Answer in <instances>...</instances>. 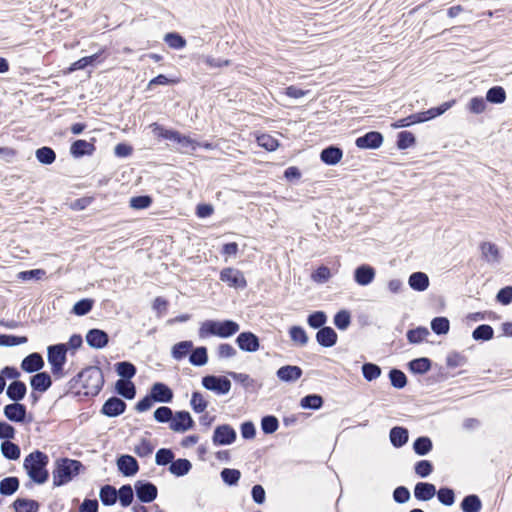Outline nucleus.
Instances as JSON below:
<instances>
[{
	"mask_svg": "<svg viewBox=\"0 0 512 512\" xmlns=\"http://www.w3.org/2000/svg\"><path fill=\"white\" fill-rule=\"evenodd\" d=\"M239 329V324L232 320H206L201 323L198 335L201 339H205L209 336L228 338L237 333Z\"/></svg>",
	"mask_w": 512,
	"mask_h": 512,
	"instance_id": "1",
	"label": "nucleus"
},
{
	"mask_svg": "<svg viewBox=\"0 0 512 512\" xmlns=\"http://www.w3.org/2000/svg\"><path fill=\"white\" fill-rule=\"evenodd\" d=\"M48 463V456L40 451L30 453L24 460V468L29 477L38 484H43L48 479V472L45 469Z\"/></svg>",
	"mask_w": 512,
	"mask_h": 512,
	"instance_id": "2",
	"label": "nucleus"
},
{
	"mask_svg": "<svg viewBox=\"0 0 512 512\" xmlns=\"http://www.w3.org/2000/svg\"><path fill=\"white\" fill-rule=\"evenodd\" d=\"M78 382L84 389L85 395H97L104 384L102 370L97 366H89L78 374Z\"/></svg>",
	"mask_w": 512,
	"mask_h": 512,
	"instance_id": "3",
	"label": "nucleus"
},
{
	"mask_svg": "<svg viewBox=\"0 0 512 512\" xmlns=\"http://www.w3.org/2000/svg\"><path fill=\"white\" fill-rule=\"evenodd\" d=\"M81 468L82 463L78 460L68 458L57 460L55 470L53 471V484L55 486H62L70 482L74 476L79 474Z\"/></svg>",
	"mask_w": 512,
	"mask_h": 512,
	"instance_id": "4",
	"label": "nucleus"
},
{
	"mask_svg": "<svg viewBox=\"0 0 512 512\" xmlns=\"http://www.w3.org/2000/svg\"><path fill=\"white\" fill-rule=\"evenodd\" d=\"M67 348L65 344H58L48 348V361L53 374H59L66 362Z\"/></svg>",
	"mask_w": 512,
	"mask_h": 512,
	"instance_id": "5",
	"label": "nucleus"
},
{
	"mask_svg": "<svg viewBox=\"0 0 512 512\" xmlns=\"http://www.w3.org/2000/svg\"><path fill=\"white\" fill-rule=\"evenodd\" d=\"M202 385L217 394H227L231 389V382L226 377H217L213 375L205 376L202 379Z\"/></svg>",
	"mask_w": 512,
	"mask_h": 512,
	"instance_id": "6",
	"label": "nucleus"
},
{
	"mask_svg": "<svg viewBox=\"0 0 512 512\" xmlns=\"http://www.w3.org/2000/svg\"><path fill=\"white\" fill-rule=\"evenodd\" d=\"M220 280L233 288L243 289L247 286V281L244 277V274L240 270L231 267L224 268L220 272Z\"/></svg>",
	"mask_w": 512,
	"mask_h": 512,
	"instance_id": "7",
	"label": "nucleus"
},
{
	"mask_svg": "<svg viewBox=\"0 0 512 512\" xmlns=\"http://www.w3.org/2000/svg\"><path fill=\"white\" fill-rule=\"evenodd\" d=\"M137 498L144 503H150L156 499L158 490L157 487L150 483L138 480L134 485Z\"/></svg>",
	"mask_w": 512,
	"mask_h": 512,
	"instance_id": "8",
	"label": "nucleus"
},
{
	"mask_svg": "<svg viewBox=\"0 0 512 512\" xmlns=\"http://www.w3.org/2000/svg\"><path fill=\"white\" fill-rule=\"evenodd\" d=\"M193 425L194 421L190 414L186 411H179L172 415L170 429L174 432L183 433L192 428Z\"/></svg>",
	"mask_w": 512,
	"mask_h": 512,
	"instance_id": "9",
	"label": "nucleus"
},
{
	"mask_svg": "<svg viewBox=\"0 0 512 512\" xmlns=\"http://www.w3.org/2000/svg\"><path fill=\"white\" fill-rule=\"evenodd\" d=\"M383 143V136L381 133L371 131L364 136L358 137L355 144L360 149H377Z\"/></svg>",
	"mask_w": 512,
	"mask_h": 512,
	"instance_id": "10",
	"label": "nucleus"
},
{
	"mask_svg": "<svg viewBox=\"0 0 512 512\" xmlns=\"http://www.w3.org/2000/svg\"><path fill=\"white\" fill-rule=\"evenodd\" d=\"M236 438L235 430L229 425L218 426L213 435V442L216 445H229Z\"/></svg>",
	"mask_w": 512,
	"mask_h": 512,
	"instance_id": "11",
	"label": "nucleus"
},
{
	"mask_svg": "<svg viewBox=\"0 0 512 512\" xmlns=\"http://www.w3.org/2000/svg\"><path fill=\"white\" fill-rule=\"evenodd\" d=\"M236 343L238 347L247 352H256L259 347V339L252 332H242L237 336Z\"/></svg>",
	"mask_w": 512,
	"mask_h": 512,
	"instance_id": "12",
	"label": "nucleus"
},
{
	"mask_svg": "<svg viewBox=\"0 0 512 512\" xmlns=\"http://www.w3.org/2000/svg\"><path fill=\"white\" fill-rule=\"evenodd\" d=\"M376 272L375 269L367 264L357 267L354 271V279L357 284L367 286L373 282Z\"/></svg>",
	"mask_w": 512,
	"mask_h": 512,
	"instance_id": "13",
	"label": "nucleus"
},
{
	"mask_svg": "<svg viewBox=\"0 0 512 512\" xmlns=\"http://www.w3.org/2000/svg\"><path fill=\"white\" fill-rule=\"evenodd\" d=\"M126 403L117 397L109 398L102 407V413L108 417H116L125 411Z\"/></svg>",
	"mask_w": 512,
	"mask_h": 512,
	"instance_id": "14",
	"label": "nucleus"
},
{
	"mask_svg": "<svg viewBox=\"0 0 512 512\" xmlns=\"http://www.w3.org/2000/svg\"><path fill=\"white\" fill-rule=\"evenodd\" d=\"M117 467L119 471L125 476H133L139 470V465L136 459L130 455H122L117 460Z\"/></svg>",
	"mask_w": 512,
	"mask_h": 512,
	"instance_id": "15",
	"label": "nucleus"
},
{
	"mask_svg": "<svg viewBox=\"0 0 512 512\" xmlns=\"http://www.w3.org/2000/svg\"><path fill=\"white\" fill-rule=\"evenodd\" d=\"M302 369L298 366L286 365L277 370V377L283 382H296L302 376Z\"/></svg>",
	"mask_w": 512,
	"mask_h": 512,
	"instance_id": "16",
	"label": "nucleus"
},
{
	"mask_svg": "<svg viewBox=\"0 0 512 512\" xmlns=\"http://www.w3.org/2000/svg\"><path fill=\"white\" fill-rule=\"evenodd\" d=\"M151 396L157 402L169 403L173 398V393L167 385L158 382L152 386Z\"/></svg>",
	"mask_w": 512,
	"mask_h": 512,
	"instance_id": "17",
	"label": "nucleus"
},
{
	"mask_svg": "<svg viewBox=\"0 0 512 512\" xmlns=\"http://www.w3.org/2000/svg\"><path fill=\"white\" fill-rule=\"evenodd\" d=\"M4 415L13 422H23L26 417V408L20 403L8 404L4 407Z\"/></svg>",
	"mask_w": 512,
	"mask_h": 512,
	"instance_id": "18",
	"label": "nucleus"
},
{
	"mask_svg": "<svg viewBox=\"0 0 512 512\" xmlns=\"http://www.w3.org/2000/svg\"><path fill=\"white\" fill-rule=\"evenodd\" d=\"M87 343L96 349L105 347L108 343V335L99 329H92L86 335Z\"/></svg>",
	"mask_w": 512,
	"mask_h": 512,
	"instance_id": "19",
	"label": "nucleus"
},
{
	"mask_svg": "<svg viewBox=\"0 0 512 512\" xmlns=\"http://www.w3.org/2000/svg\"><path fill=\"white\" fill-rule=\"evenodd\" d=\"M480 250L486 262L490 264H497L500 262V252L494 243L483 242L480 246Z\"/></svg>",
	"mask_w": 512,
	"mask_h": 512,
	"instance_id": "20",
	"label": "nucleus"
},
{
	"mask_svg": "<svg viewBox=\"0 0 512 512\" xmlns=\"http://www.w3.org/2000/svg\"><path fill=\"white\" fill-rule=\"evenodd\" d=\"M436 494V487L427 482H419L414 488V496L421 501H428Z\"/></svg>",
	"mask_w": 512,
	"mask_h": 512,
	"instance_id": "21",
	"label": "nucleus"
},
{
	"mask_svg": "<svg viewBox=\"0 0 512 512\" xmlns=\"http://www.w3.org/2000/svg\"><path fill=\"white\" fill-rule=\"evenodd\" d=\"M316 340L323 347H332L337 342V333L331 327H322L316 334Z\"/></svg>",
	"mask_w": 512,
	"mask_h": 512,
	"instance_id": "22",
	"label": "nucleus"
},
{
	"mask_svg": "<svg viewBox=\"0 0 512 512\" xmlns=\"http://www.w3.org/2000/svg\"><path fill=\"white\" fill-rule=\"evenodd\" d=\"M44 365L43 359L40 354L32 353L23 359L21 368L29 373L40 370Z\"/></svg>",
	"mask_w": 512,
	"mask_h": 512,
	"instance_id": "23",
	"label": "nucleus"
},
{
	"mask_svg": "<svg viewBox=\"0 0 512 512\" xmlns=\"http://www.w3.org/2000/svg\"><path fill=\"white\" fill-rule=\"evenodd\" d=\"M342 157H343L342 150L340 148L334 147V146H330V147L322 150V152L320 154L321 160L325 164H328V165L337 164L338 162H340Z\"/></svg>",
	"mask_w": 512,
	"mask_h": 512,
	"instance_id": "24",
	"label": "nucleus"
},
{
	"mask_svg": "<svg viewBox=\"0 0 512 512\" xmlns=\"http://www.w3.org/2000/svg\"><path fill=\"white\" fill-rule=\"evenodd\" d=\"M408 283L413 290L424 291L429 286V278L423 272H415L410 275Z\"/></svg>",
	"mask_w": 512,
	"mask_h": 512,
	"instance_id": "25",
	"label": "nucleus"
},
{
	"mask_svg": "<svg viewBox=\"0 0 512 512\" xmlns=\"http://www.w3.org/2000/svg\"><path fill=\"white\" fill-rule=\"evenodd\" d=\"M95 147L92 143L85 140H76L70 148V152L74 157H81L84 155H91Z\"/></svg>",
	"mask_w": 512,
	"mask_h": 512,
	"instance_id": "26",
	"label": "nucleus"
},
{
	"mask_svg": "<svg viewBox=\"0 0 512 512\" xmlns=\"http://www.w3.org/2000/svg\"><path fill=\"white\" fill-rule=\"evenodd\" d=\"M26 385L21 381L12 382L6 391L7 396L13 401L22 400L26 394Z\"/></svg>",
	"mask_w": 512,
	"mask_h": 512,
	"instance_id": "27",
	"label": "nucleus"
},
{
	"mask_svg": "<svg viewBox=\"0 0 512 512\" xmlns=\"http://www.w3.org/2000/svg\"><path fill=\"white\" fill-rule=\"evenodd\" d=\"M51 378L45 373H37L31 378V386L34 390L44 392L51 386Z\"/></svg>",
	"mask_w": 512,
	"mask_h": 512,
	"instance_id": "28",
	"label": "nucleus"
},
{
	"mask_svg": "<svg viewBox=\"0 0 512 512\" xmlns=\"http://www.w3.org/2000/svg\"><path fill=\"white\" fill-rule=\"evenodd\" d=\"M191 468H192V465L189 460L177 459L171 463V465L169 467V471L173 475L180 477V476H184V475L188 474L189 471L191 470Z\"/></svg>",
	"mask_w": 512,
	"mask_h": 512,
	"instance_id": "29",
	"label": "nucleus"
},
{
	"mask_svg": "<svg viewBox=\"0 0 512 512\" xmlns=\"http://www.w3.org/2000/svg\"><path fill=\"white\" fill-rule=\"evenodd\" d=\"M390 441L395 447H402L408 441V431L403 427H394L390 431Z\"/></svg>",
	"mask_w": 512,
	"mask_h": 512,
	"instance_id": "30",
	"label": "nucleus"
},
{
	"mask_svg": "<svg viewBox=\"0 0 512 512\" xmlns=\"http://www.w3.org/2000/svg\"><path fill=\"white\" fill-rule=\"evenodd\" d=\"M16 512H37L39 504L35 500L30 499H17L13 504Z\"/></svg>",
	"mask_w": 512,
	"mask_h": 512,
	"instance_id": "31",
	"label": "nucleus"
},
{
	"mask_svg": "<svg viewBox=\"0 0 512 512\" xmlns=\"http://www.w3.org/2000/svg\"><path fill=\"white\" fill-rule=\"evenodd\" d=\"M117 392L126 399H133L136 394L135 386L132 382L120 379L116 382Z\"/></svg>",
	"mask_w": 512,
	"mask_h": 512,
	"instance_id": "32",
	"label": "nucleus"
},
{
	"mask_svg": "<svg viewBox=\"0 0 512 512\" xmlns=\"http://www.w3.org/2000/svg\"><path fill=\"white\" fill-rule=\"evenodd\" d=\"M99 497L104 505H113L117 501V490L111 485H105L101 488Z\"/></svg>",
	"mask_w": 512,
	"mask_h": 512,
	"instance_id": "33",
	"label": "nucleus"
},
{
	"mask_svg": "<svg viewBox=\"0 0 512 512\" xmlns=\"http://www.w3.org/2000/svg\"><path fill=\"white\" fill-rule=\"evenodd\" d=\"M482 507L481 501L476 495L466 496L461 503L463 512H480Z\"/></svg>",
	"mask_w": 512,
	"mask_h": 512,
	"instance_id": "34",
	"label": "nucleus"
},
{
	"mask_svg": "<svg viewBox=\"0 0 512 512\" xmlns=\"http://www.w3.org/2000/svg\"><path fill=\"white\" fill-rule=\"evenodd\" d=\"M192 348V341H181L172 347V357L176 360H181L190 352Z\"/></svg>",
	"mask_w": 512,
	"mask_h": 512,
	"instance_id": "35",
	"label": "nucleus"
},
{
	"mask_svg": "<svg viewBox=\"0 0 512 512\" xmlns=\"http://www.w3.org/2000/svg\"><path fill=\"white\" fill-rule=\"evenodd\" d=\"M164 41L172 49H183L186 46V40L176 32L167 33Z\"/></svg>",
	"mask_w": 512,
	"mask_h": 512,
	"instance_id": "36",
	"label": "nucleus"
},
{
	"mask_svg": "<svg viewBox=\"0 0 512 512\" xmlns=\"http://www.w3.org/2000/svg\"><path fill=\"white\" fill-rule=\"evenodd\" d=\"M413 449L418 455H426L432 450V441L428 437H419L415 440Z\"/></svg>",
	"mask_w": 512,
	"mask_h": 512,
	"instance_id": "37",
	"label": "nucleus"
},
{
	"mask_svg": "<svg viewBox=\"0 0 512 512\" xmlns=\"http://www.w3.org/2000/svg\"><path fill=\"white\" fill-rule=\"evenodd\" d=\"M18 487L19 481L16 477H7L0 482V493L3 495H11Z\"/></svg>",
	"mask_w": 512,
	"mask_h": 512,
	"instance_id": "38",
	"label": "nucleus"
},
{
	"mask_svg": "<svg viewBox=\"0 0 512 512\" xmlns=\"http://www.w3.org/2000/svg\"><path fill=\"white\" fill-rule=\"evenodd\" d=\"M430 334L426 327H417L407 332V339L412 344L422 342Z\"/></svg>",
	"mask_w": 512,
	"mask_h": 512,
	"instance_id": "39",
	"label": "nucleus"
},
{
	"mask_svg": "<svg viewBox=\"0 0 512 512\" xmlns=\"http://www.w3.org/2000/svg\"><path fill=\"white\" fill-rule=\"evenodd\" d=\"M1 452L7 459L16 460L20 457V448L10 441L1 444Z\"/></svg>",
	"mask_w": 512,
	"mask_h": 512,
	"instance_id": "40",
	"label": "nucleus"
},
{
	"mask_svg": "<svg viewBox=\"0 0 512 512\" xmlns=\"http://www.w3.org/2000/svg\"><path fill=\"white\" fill-rule=\"evenodd\" d=\"M189 361L195 366H203L208 361L207 349L205 347H198L193 350L190 355Z\"/></svg>",
	"mask_w": 512,
	"mask_h": 512,
	"instance_id": "41",
	"label": "nucleus"
},
{
	"mask_svg": "<svg viewBox=\"0 0 512 512\" xmlns=\"http://www.w3.org/2000/svg\"><path fill=\"white\" fill-rule=\"evenodd\" d=\"M486 99L491 103L501 104L506 99L505 90L500 86L492 87L488 90Z\"/></svg>",
	"mask_w": 512,
	"mask_h": 512,
	"instance_id": "42",
	"label": "nucleus"
},
{
	"mask_svg": "<svg viewBox=\"0 0 512 512\" xmlns=\"http://www.w3.org/2000/svg\"><path fill=\"white\" fill-rule=\"evenodd\" d=\"M323 404V399L320 395L311 394L301 399V407L305 409H319Z\"/></svg>",
	"mask_w": 512,
	"mask_h": 512,
	"instance_id": "43",
	"label": "nucleus"
},
{
	"mask_svg": "<svg viewBox=\"0 0 512 512\" xmlns=\"http://www.w3.org/2000/svg\"><path fill=\"white\" fill-rule=\"evenodd\" d=\"M175 142L179 144V149L185 153L196 150V148L200 145L195 140L180 133Z\"/></svg>",
	"mask_w": 512,
	"mask_h": 512,
	"instance_id": "44",
	"label": "nucleus"
},
{
	"mask_svg": "<svg viewBox=\"0 0 512 512\" xmlns=\"http://www.w3.org/2000/svg\"><path fill=\"white\" fill-rule=\"evenodd\" d=\"M290 338L293 342L304 346L308 342V336L305 330L300 326H292L289 330Z\"/></svg>",
	"mask_w": 512,
	"mask_h": 512,
	"instance_id": "45",
	"label": "nucleus"
},
{
	"mask_svg": "<svg viewBox=\"0 0 512 512\" xmlns=\"http://www.w3.org/2000/svg\"><path fill=\"white\" fill-rule=\"evenodd\" d=\"M431 367L430 360L428 358L414 359L409 363V368L412 372L418 374L426 373Z\"/></svg>",
	"mask_w": 512,
	"mask_h": 512,
	"instance_id": "46",
	"label": "nucleus"
},
{
	"mask_svg": "<svg viewBox=\"0 0 512 512\" xmlns=\"http://www.w3.org/2000/svg\"><path fill=\"white\" fill-rule=\"evenodd\" d=\"M494 334L493 328L490 325H480L472 333V337L475 340H490Z\"/></svg>",
	"mask_w": 512,
	"mask_h": 512,
	"instance_id": "47",
	"label": "nucleus"
},
{
	"mask_svg": "<svg viewBox=\"0 0 512 512\" xmlns=\"http://www.w3.org/2000/svg\"><path fill=\"white\" fill-rule=\"evenodd\" d=\"M389 378L393 387L397 389L404 388L407 384L406 375L398 369H392L389 373Z\"/></svg>",
	"mask_w": 512,
	"mask_h": 512,
	"instance_id": "48",
	"label": "nucleus"
},
{
	"mask_svg": "<svg viewBox=\"0 0 512 512\" xmlns=\"http://www.w3.org/2000/svg\"><path fill=\"white\" fill-rule=\"evenodd\" d=\"M36 158L40 163L52 164L55 161V152L49 147H42L36 151Z\"/></svg>",
	"mask_w": 512,
	"mask_h": 512,
	"instance_id": "49",
	"label": "nucleus"
},
{
	"mask_svg": "<svg viewBox=\"0 0 512 512\" xmlns=\"http://www.w3.org/2000/svg\"><path fill=\"white\" fill-rule=\"evenodd\" d=\"M449 320L446 317H436L431 322V328L436 334H447L449 331Z\"/></svg>",
	"mask_w": 512,
	"mask_h": 512,
	"instance_id": "50",
	"label": "nucleus"
},
{
	"mask_svg": "<svg viewBox=\"0 0 512 512\" xmlns=\"http://www.w3.org/2000/svg\"><path fill=\"white\" fill-rule=\"evenodd\" d=\"M116 371L118 375L123 378L130 379L136 374V368L129 362H119L116 364Z\"/></svg>",
	"mask_w": 512,
	"mask_h": 512,
	"instance_id": "51",
	"label": "nucleus"
},
{
	"mask_svg": "<svg viewBox=\"0 0 512 512\" xmlns=\"http://www.w3.org/2000/svg\"><path fill=\"white\" fill-rule=\"evenodd\" d=\"M362 373L366 380L372 381L374 379H377L381 375V369L376 364L365 363L362 366Z\"/></svg>",
	"mask_w": 512,
	"mask_h": 512,
	"instance_id": "52",
	"label": "nucleus"
},
{
	"mask_svg": "<svg viewBox=\"0 0 512 512\" xmlns=\"http://www.w3.org/2000/svg\"><path fill=\"white\" fill-rule=\"evenodd\" d=\"M120 503L123 507L129 506L133 501V489L130 485H123L117 492Z\"/></svg>",
	"mask_w": 512,
	"mask_h": 512,
	"instance_id": "53",
	"label": "nucleus"
},
{
	"mask_svg": "<svg viewBox=\"0 0 512 512\" xmlns=\"http://www.w3.org/2000/svg\"><path fill=\"white\" fill-rule=\"evenodd\" d=\"M222 480L228 485H235L241 477V473L237 469L225 468L221 471Z\"/></svg>",
	"mask_w": 512,
	"mask_h": 512,
	"instance_id": "54",
	"label": "nucleus"
},
{
	"mask_svg": "<svg viewBox=\"0 0 512 512\" xmlns=\"http://www.w3.org/2000/svg\"><path fill=\"white\" fill-rule=\"evenodd\" d=\"M191 406L196 413H202L206 410L208 403L201 393L194 392L191 398Z\"/></svg>",
	"mask_w": 512,
	"mask_h": 512,
	"instance_id": "55",
	"label": "nucleus"
},
{
	"mask_svg": "<svg viewBox=\"0 0 512 512\" xmlns=\"http://www.w3.org/2000/svg\"><path fill=\"white\" fill-rule=\"evenodd\" d=\"M92 307H93V300L82 299V300L78 301L77 303H75L72 311L74 314H76L78 316H83V315H86L87 313H89L91 311Z\"/></svg>",
	"mask_w": 512,
	"mask_h": 512,
	"instance_id": "56",
	"label": "nucleus"
},
{
	"mask_svg": "<svg viewBox=\"0 0 512 512\" xmlns=\"http://www.w3.org/2000/svg\"><path fill=\"white\" fill-rule=\"evenodd\" d=\"M415 137L411 132L402 131L398 134L397 146L399 149H407L413 146Z\"/></svg>",
	"mask_w": 512,
	"mask_h": 512,
	"instance_id": "57",
	"label": "nucleus"
},
{
	"mask_svg": "<svg viewBox=\"0 0 512 512\" xmlns=\"http://www.w3.org/2000/svg\"><path fill=\"white\" fill-rule=\"evenodd\" d=\"M174 454L170 449L161 448L156 452L155 462L157 465H167L172 463Z\"/></svg>",
	"mask_w": 512,
	"mask_h": 512,
	"instance_id": "58",
	"label": "nucleus"
},
{
	"mask_svg": "<svg viewBox=\"0 0 512 512\" xmlns=\"http://www.w3.org/2000/svg\"><path fill=\"white\" fill-rule=\"evenodd\" d=\"M331 277V271L326 266H320L315 272L311 274V279L319 284L326 283Z\"/></svg>",
	"mask_w": 512,
	"mask_h": 512,
	"instance_id": "59",
	"label": "nucleus"
},
{
	"mask_svg": "<svg viewBox=\"0 0 512 512\" xmlns=\"http://www.w3.org/2000/svg\"><path fill=\"white\" fill-rule=\"evenodd\" d=\"M279 426L278 419L274 416H265L261 421V428L264 433L271 434L274 433Z\"/></svg>",
	"mask_w": 512,
	"mask_h": 512,
	"instance_id": "60",
	"label": "nucleus"
},
{
	"mask_svg": "<svg viewBox=\"0 0 512 512\" xmlns=\"http://www.w3.org/2000/svg\"><path fill=\"white\" fill-rule=\"evenodd\" d=\"M436 494H437V497H438V500L446 505V506H451L453 505L454 501H455V494H454V491L450 488H441L439 489V491H436Z\"/></svg>",
	"mask_w": 512,
	"mask_h": 512,
	"instance_id": "61",
	"label": "nucleus"
},
{
	"mask_svg": "<svg viewBox=\"0 0 512 512\" xmlns=\"http://www.w3.org/2000/svg\"><path fill=\"white\" fill-rule=\"evenodd\" d=\"M327 321L326 314L322 311H316L308 316L307 322L312 328H320Z\"/></svg>",
	"mask_w": 512,
	"mask_h": 512,
	"instance_id": "62",
	"label": "nucleus"
},
{
	"mask_svg": "<svg viewBox=\"0 0 512 512\" xmlns=\"http://www.w3.org/2000/svg\"><path fill=\"white\" fill-rule=\"evenodd\" d=\"M257 142L259 146L269 150L274 151L278 147V142L275 138L268 134H262L257 137Z\"/></svg>",
	"mask_w": 512,
	"mask_h": 512,
	"instance_id": "63",
	"label": "nucleus"
},
{
	"mask_svg": "<svg viewBox=\"0 0 512 512\" xmlns=\"http://www.w3.org/2000/svg\"><path fill=\"white\" fill-rule=\"evenodd\" d=\"M334 324L338 329H346L350 324L349 312L346 310L339 311L334 317Z\"/></svg>",
	"mask_w": 512,
	"mask_h": 512,
	"instance_id": "64",
	"label": "nucleus"
}]
</instances>
